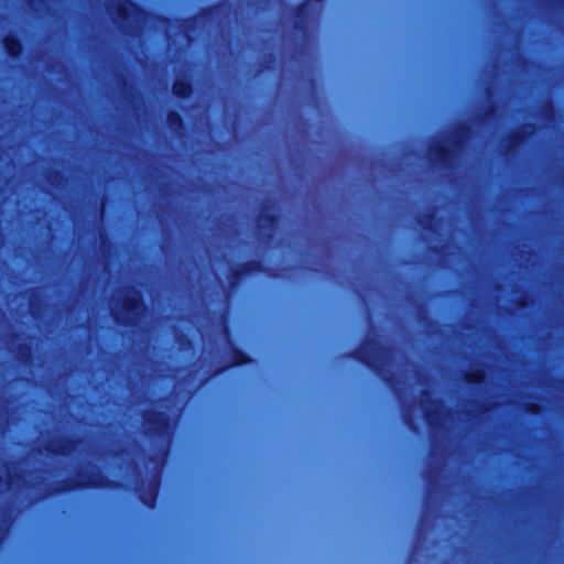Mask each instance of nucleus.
Here are the masks:
<instances>
[{
	"mask_svg": "<svg viewBox=\"0 0 564 564\" xmlns=\"http://www.w3.org/2000/svg\"><path fill=\"white\" fill-rule=\"evenodd\" d=\"M170 121L173 123L174 121H180V118L175 115L170 116Z\"/></svg>",
	"mask_w": 564,
	"mask_h": 564,
	"instance_id": "20e7f679",
	"label": "nucleus"
},
{
	"mask_svg": "<svg viewBox=\"0 0 564 564\" xmlns=\"http://www.w3.org/2000/svg\"><path fill=\"white\" fill-rule=\"evenodd\" d=\"M4 44L11 56H15L20 53V44L14 39H7Z\"/></svg>",
	"mask_w": 564,
	"mask_h": 564,
	"instance_id": "7ed1b4c3",
	"label": "nucleus"
},
{
	"mask_svg": "<svg viewBox=\"0 0 564 564\" xmlns=\"http://www.w3.org/2000/svg\"><path fill=\"white\" fill-rule=\"evenodd\" d=\"M191 86L185 80H176L173 85V93L176 96L185 97L189 94Z\"/></svg>",
	"mask_w": 564,
	"mask_h": 564,
	"instance_id": "f03ea898",
	"label": "nucleus"
},
{
	"mask_svg": "<svg viewBox=\"0 0 564 564\" xmlns=\"http://www.w3.org/2000/svg\"><path fill=\"white\" fill-rule=\"evenodd\" d=\"M120 301H122L120 306L117 301L111 307L115 318L121 323H132L141 313L139 294L131 292Z\"/></svg>",
	"mask_w": 564,
	"mask_h": 564,
	"instance_id": "f257e3e1",
	"label": "nucleus"
}]
</instances>
